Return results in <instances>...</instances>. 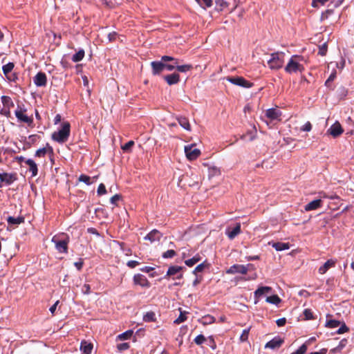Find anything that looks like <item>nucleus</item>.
Segmentation results:
<instances>
[{
	"mask_svg": "<svg viewBox=\"0 0 354 354\" xmlns=\"http://www.w3.org/2000/svg\"><path fill=\"white\" fill-rule=\"evenodd\" d=\"M84 264V261L82 259H80L79 261L75 262L74 266L77 268L78 270H81Z\"/></svg>",
	"mask_w": 354,
	"mask_h": 354,
	"instance_id": "nucleus-61",
	"label": "nucleus"
},
{
	"mask_svg": "<svg viewBox=\"0 0 354 354\" xmlns=\"http://www.w3.org/2000/svg\"><path fill=\"white\" fill-rule=\"evenodd\" d=\"M143 320L145 322H154L156 321V315L153 312H147L144 316H143Z\"/></svg>",
	"mask_w": 354,
	"mask_h": 354,
	"instance_id": "nucleus-36",
	"label": "nucleus"
},
{
	"mask_svg": "<svg viewBox=\"0 0 354 354\" xmlns=\"http://www.w3.org/2000/svg\"><path fill=\"white\" fill-rule=\"evenodd\" d=\"M216 3V10L218 11H223L225 8H227L228 3L225 0H214Z\"/></svg>",
	"mask_w": 354,
	"mask_h": 354,
	"instance_id": "nucleus-28",
	"label": "nucleus"
},
{
	"mask_svg": "<svg viewBox=\"0 0 354 354\" xmlns=\"http://www.w3.org/2000/svg\"><path fill=\"white\" fill-rule=\"evenodd\" d=\"M84 57V50L83 49H80L75 54H74L72 57V61L74 62H78L81 61Z\"/></svg>",
	"mask_w": 354,
	"mask_h": 354,
	"instance_id": "nucleus-32",
	"label": "nucleus"
},
{
	"mask_svg": "<svg viewBox=\"0 0 354 354\" xmlns=\"http://www.w3.org/2000/svg\"><path fill=\"white\" fill-rule=\"evenodd\" d=\"M333 9H328L325 12H322V15H321V18H320L321 21L327 19L328 18V17L333 14Z\"/></svg>",
	"mask_w": 354,
	"mask_h": 354,
	"instance_id": "nucleus-48",
	"label": "nucleus"
},
{
	"mask_svg": "<svg viewBox=\"0 0 354 354\" xmlns=\"http://www.w3.org/2000/svg\"><path fill=\"white\" fill-rule=\"evenodd\" d=\"M301 59L302 58L298 55L292 56L285 67V71L290 74L303 71L304 69V66L299 62V60Z\"/></svg>",
	"mask_w": 354,
	"mask_h": 354,
	"instance_id": "nucleus-3",
	"label": "nucleus"
},
{
	"mask_svg": "<svg viewBox=\"0 0 354 354\" xmlns=\"http://www.w3.org/2000/svg\"><path fill=\"white\" fill-rule=\"evenodd\" d=\"M312 129V124L310 122H307L301 128L303 131H310Z\"/></svg>",
	"mask_w": 354,
	"mask_h": 354,
	"instance_id": "nucleus-59",
	"label": "nucleus"
},
{
	"mask_svg": "<svg viewBox=\"0 0 354 354\" xmlns=\"http://www.w3.org/2000/svg\"><path fill=\"white\" fill-rule=\"evenodd\" d=\"M1 102L5 106H8V108L10 106H14L13 102L12 101L11 98L8 96L3 95L1 97Z\"/></svg>",
	"mask_w": 354,
	"mask_h": 354,
	"instance_id": "nucleus-38",
	"label": "nucleus"
},
{
	"mask_svg": "<svg viewBox=\"0 0 354 354\" xmlns=\"http://www.w3.org/2000/svg\"><path fill=\"white\" fill-rule=\"evenodd\" d=\"M249 332H250V328L244 329L243 330L242 334L241 335V337H240V340L241 342H245L248 340Z\"/></svg>",
	"mask_w": 354,
	"mask_h": 354,
	"instance_id": "nucleus-51",
	"label": "nucleus"
},
{
	"mask_svg": "<svg viewBox=\"0 0 354 354\" xmlns=\"http://www.w3.org/2000/svg\"><path fill=\"white\" fill-rule=\"evenodd\" d=\"M164 80L169 85L176 84L180 82V75L178 73H174L170 75H165Z\"/></svg>",
	"mask_w": 354,
	"mask_h": 354,
	"instance_id": "nucleus-17",
	"label": "nucleus"
},
{
	"mask_svg": "<svg viewBox=\"0 0 354 354\" xmlns=\"http://www.w3.org/2000/svg\"><path fill=\"white\" fill-rule=\"evenodd\" d=\"M133 283L135 285H139L145 288H149L151 286L147 277L141 274H137L133 276Z\"/></svg>",
	"mask_w": 354,
	"mask_h": 354,
	"instance_id": "nucleus-9",
	"label": "nucleus"
},
{
	"mask_svg": "<svg viewBox=\"0 0 354 354\" xmlns=\"http://www.w3.org/2000/svg\"><path fill=\"white\" fill-rule=\"evenodd\" d=\"M176 255V252L175 250H169L166 252H165L162 257L164 258V259H169V258H173L174 257H175Z\"/></svg>",
	"mask_w": 354,
	"mask_h": 354,
	"instance_id": "nucleus-45",
	"label": "nucleus"
},
{
	"mask_svg": "<svg viewBox=\"0 0 354 354\" xmlns=\"http://www.w3.org/2000/svg\"><path fill=\"white\" fill-rule=\"evenodd\" d=\"M24 218L23 216L13 217L9 216L7 218L8 223L9 225H19L24 222Z\"/></svg>",
	"mask_w": 354,
	"mask_h": 354,
	"instance_id": "nucleus-25",
	"label": "nucleus"
},
{
	"mask_svg": "<svg viewBox=\"0 0 354 354\" xmlns=\"http://www.w3.org/2000/svg\"><path fill=\"white\" fill-rule=\"evenodd\" d=\"M281 115V111L276 108L268 109L266 112V116L270 120H280Z\"/></svg>",
	"mask_w": 354,
	"mask_h": 354,
	"instance_id": "nucleus-11",
	"label": "nucleus"
},
{
	"mask_svg": "<svg viewBox=\"0 0 354 354\" xmlns=\"http://www.w3.org/2000/svg\"><path fill=\"white\" fill-rule=\"evenodd\" d=\"M176 64H178V62H175L174 64H170L169 63H164L165 69L168 71H172L176 68Z\"/></svg>",
	"mask_w": 354,
	"mask_h": 354,
	"instance_id": "nucleus-55",
	"label": "nucleus"
},
{
	"mask_svg": "<svg viewBox=\"0 0 354 354\" xmlns=\"http://www.w3.org/2000/svg\"><path fill=\"white\" fill-rule=\"evenodd\" d=\"M52 242L55 243V248L59 252L65 254L68 252V244L69 243V237L68 236H66V238L62 239L55 236L52 239Z\"/></svg>",
	"mask_w": 354,
	"mask_h": 354,
	"instance_id": "nucleus-4",
	"label": "nucleus"
},
{
	"mask_svg": "<svg viewBox=\"0 0 354 354\" xmlns=\"http://www.w3.org/2000/svg\"><path fill=\"white\" fill-rule=\"evenodd\" d=\"M326 53H327V45L326 43H324L322 46H319L318 54L322 56H324V55H326Z\"/></svg>",
	"mask_w": 354,
	"mask_h": 354,
	"instance_id": "nucleus-53",
	"label": "nucleus"
},
{
	"mask_svg": "<svg viewBox=\"0 0 354 354\" xmlns=\"http://www.w3.org/2000/svg\"><path fill=\"white\" fill-rule=\"evenodd\" d=\"M322 201L321 199H316L310 203H308L305 206L306 211H312L318 209L322 206Z\"/></svg>",
	"mask_w": 354,
	"mask_h": 354,
	"instance_id": "nucleus-18",
	"label": "nucleus"
},
{
	"mask_svg": "<svg viewBox=\"0 0 354 354\" xmlns=\"http://www.w3.org/2000/svg\"><path fill=\"white\" fill-rule=\"evenodd\" d=\"M25 164L28 167V170L31 172L32 176L37 174V165L35 162L32 159H27L25 160Z\"/></svg>",
	"mask_w": 354,
	"mask_h": 354,
	"instance_id": "nucleus-20",
	"label": "nucleus"
},
{
	"mask_svg": "<svg viewBox=\"0 0 354 354\" xmlns=\"http://www.w3.org/2000/svg\"><path fill=\"white\" fill-rule=\"evenodd\" d=\"M127 266L131 268H133L135 267H136L138 265H139V262L137 261H129L127 263Z\"/></svg>",
	"mask_w": 354,
	"mask_h": 354,
	"instance_id": "nucleus-62",
	"label": "nucleus"
},
{
	"mask_svg": "<svg viewBox=\"0 0 354 354\" xmlns=\"http://www.w3.org/2000/svg\"><path fill=\"white\" fill-rule=\"evenodd\" d=\"M185 268L178 266H171L169 267L166 275L164 277L165 279L172 277L173 279H181L183 277V270Z\"/></svg>",
	"mask_w": 354,
	"mask_h": 354,
	"instance_id": "nucleus-6",
	"label": "nucleus"
},
{
	"mask_svg": "<svg viewBox=\"0 0 354 354\" xmlns=\"http://www.w3.org/2000/svg\"><path fill=\"white\" fill-rule=\"evenodd\" d=\"M48 152L53 153V149L51 147L48 145V148L43 147L36 151L35 157H44Z\"/></svg>",
	"mask_w": 354,
	"mask_h": 354,
	"instance_id": "nucleus-26",
	"label": "nucleus"
},
{
	"mask_svg": "<svg viewBox=\"0 0 354 354\" xmlns=\"http://www.w3.org/2000/svg\"><path fill=\"white\" fill-rule=\"evenodd\" d=\"M207 339L205 338V337L203 335H198V336H196L195 337V339H194V342H195L196 344L197 345H201L203 344V343H205L206 342Z\"/></svg>",
	"mask_w": 354,
	"mask_h": 354,
	"instance_id": "nucleus-43",
	"label": "nucleus"
},
{
	"mask_svg": "<svg viewBox=\"0 0 354 354\" xmlns=\"http://www.w3.org/2000/svg\"><path fill=\"white\" fill-rule=\"evenodd\" d=\"M134 145H135L134 141L130 140L128 142H127L126 144H124V145H122L121 147V149H122V151L124 152L129 153V152L131 151V148L133 147Z\"/></svg>",
	"mask_w": 354,
	"mask_h": 354,
	"instance_id": "nucleus-37",
	"label": "nucleus"
},
{
	"mask_svg": "<svg viewBox=\"0 0 354 354\" xmlns=\"http://www.w3.org/2000/svg\"><path fill=\"white\" fill-rule=\"evenodd\" d=\"M304 315L305 317V319L307 320L314 319L313 313L310 309H305L304 311Z\"/></svg>",
	"mask_w": 354,
	"mask_h": 354,
	"instance_id": "nucleus-52",
	"label": "nucleus"
},
{
	"mask_svg": "<svg viewBox=\"0 0 354 354\" xmlns=\"http://www.w3.org/2000/svg\"><path fill=\"white\" fill-rule=\"evenodd\" d=\"M226 80L234 85L240 86L243 88H250L252 86V84L242 77H227Z\"/></svg>",
	"mask_w": 354,
	"mask_h": 354,
	"instance_id": "nucleus-8",
	"label": "nucleus"
},
{
	"mask_svg": "<svg viewBox=\"0 0 354 354\" xmlns=\"http://www.w3.org/2000/svg\"><path fill=\"white\" fill-rule=\"evenodd\" d=\"M117 348L120 351H122L128 349L129 348V343L119 344H118Z\"/></svg>",
	"mask_w": 354,
	"mask_h": 354,
	"instance_id": "nucleus-57",
	"label": "nucleus"
},
{
	"mask_svg": "<svg viewBox=\"0 0 354 354\" xmlns=\"http://www.w3.org/2000/svg\"><path fill=\"white\" fill-rule=\"evenodd\" d=\"M6 78L10 81V82H15L17 80V75L15 74V73H10L8 77H6Z\"/></svg>",
	"mask_w": 354,
	"mask_h": 354,
	"instance_id": "nucleus-63",
	"label": "nucleus"
},
{
	"mask_svg": "<svg viewBox=\"0 0 354 354\" xmlns=\"http://www.w3.org/2000/svg\"><path fill=\"white\" fill-rule=\"evenodd\" d=\"M307 351V346L304 344L297 351L292 352L291 354H305Z\"/></svg>",
	"mask_w": 354,
	"mask_h": 354,
	"instance_id": "nucleus-50",
	"label": "nucleus"
},
{
	"mask_svg": "<svg viewBox=\"0 0 354 354\" xmlns=\"http://www.w3.org/2000/svg\"><path fill=\"white\" fill-rule=\"evenodd\" d=\"M276 323L277 324L278 326H283L286 324V318H280V319H278L277 321H276Z\"/></svg>",
	"mask_w": 354,
	"mask_h": 354,
	"instance_id": "nucleus-64",
	"label": "nucleus"
},
{
	"mask_svg": "<svg viewBox=\"0 0 354 354\" xmlns=\"http://www.w3.org/2000/svg\"><path fill=\"white\" fill-rule=\"evenodd\" d=\"M201 260V257L200 254H197L192 259H187L185 261V263L186 266L189 267H192L194 266L196 263L199 262Z\"/></svg>",
	"mask_w": 354,
	"mask_h": 354,
	"instance_id": "nucleus-27",
	"label": "nucleus"
},
{
	"mask_svg": "<svg viewBox=\"0 0 354 354\" xmlns=\"http://www.w3.org/2000/svg\"><path fill=\"white\" fill-rule=\"evenodd\" d=\"M203 324H210L212 323H214L215 322V318L211 315H206L203 317Z\"/></svg>",
	"mask_w": 354,
	"mask_h": 354,
	"instance_id": "nucleus-47",
	"label": "nucleus"
},
{
	"mask_svg": "<svg viewBox=\"0 0 354 354\" xmlns=\"http://www.w3.org/2000/svg\"><path fill=\"white\" fill-rule=\"evenodd\" d=\"M221 175V170L215 166L208 167V176L209 177H214L216 176Z\"/></svg>",
	"mask_w": 354,
	"mask_h": 354,
	"instance_id": "nucleus-29",
	"label": "nucleus"
},
{
	"mask_svg": "<svg viewBox=\"0 0 354 354\" xmlns=\"http://www.w3.org/2000/svg\"><path fill=\"white\" fill-rule=\"evenodd\" d=\"M336 261L333 259H329L325 263L319 268V272L321 274L326 273L328 269L335 266Z\"/></svg>",
	"mask_w": 354,
	"mask_h": 354,
	"instance_id": "nucleus-19",
	"label": "nucleus"
},
{
	"mask_svg": "<svg viewBox=\"0 0 354 354\" xmlns=\"http://www.w3.org/2000/svg\"><path fill=\"white\" fill-rule=\"evenodd\" d=\"M185 153L187 158L190 160H196L201 154V151L195 147L194 144L185 146Z\"/></svg>",
	"mask_w": 354,
	"mask_h": 354,
	"instance_id": "nucleus-7",
	"label": "nucleus"
},
{
	"mask_svg": "<svg viewBox=\"0 0 354 354\" xmlns=\"http://www.w3.org/2000/svg\"><path fill=\"white\" fill-rule=\"evenodd\" d=\"M163 63H167L168 62H178V59H176L175 57H171V56H168V55H163L161 57V59H160Z\"/></svg>",
	"mask_w": 354,
	"mask_h": 354,
	"instance_id": "nucleus-44",
	"label": "nucleus"
},
{
	"mask_svg": "<svg viewBox=\"0 0 354 354\" xmlns=\"http://www.w3.org/2000/svg\"><path fill=\"white\" fill-rule=\"evenodd\" d=\"M205 267H206L205 262L200 263L195 268V269L193 270L192 272L194 274L197 275V273L203 271Z\"/></svg>",
	"mask_w": 354,
	"mask_h": 354,
	"instance_id": "nucleus-46",
	"label": "nucleus"
},
{
	"mask_svg": "<svg viewBox=\"0 0 354 354\" xmlns=\"http://www.w3.org/2000/svg\"><path fill=\"white\" fill-rule=\"evenodd\" d=\"M82 292L85 295L91 293V286L89 284H84L82 288Z\"/></svg>",
	"mask_w": 354,
	"mask_h": 354,
	"instance_id": "nucleus-58",
	"label": "nucleus"
},
{
	"mask_svg": "<svg viewBox=\"0 0 354 354\" xmlns=\"http://www.w3.org/2000/svg\"><path fill=\"white\" fill-rule=\"evenodd\" d=\"M16 178H0V187L11 185Z\"/></svg>",
	"mask_w": 354,
	"mask_h": 354,
	"instance_id": "nucleus-42",
	"label": "nucleus"
},
{
	"mask_svg": "<svg viewBox=\"0 0 354 354\" xmlns=\"http://www.w3.org/2000/svg\"><path fill=\"white\" fill-rule=\"evenodd\" d=\"M26 109L18 106L17 109L15 111V115L18 121L26 123L29 127H33V118L32 116H28L25 114Z\"/></svg>",
	"mask_w": 354,
	"mask_h": 354,
	"instance_id": "nucleus-5",
	"label": "nucleus"
},
{
	"mask_svg": "<svg viewBox=\"0 0 354 354\" xmlns=\"http://www.w3.org/2000/svg\"><path fill=\"white\" fill-rule=\"evenodd\" d=\"M241 224H236V226L232 230H227L226 234L230 239H234L238 234L241 233Z\"/></svg>",
	"mask_w": 354,
	"mask_h": 354,
	"instance_id": "nucleus-21",
	"label": "nucleus"
},
{
	"mask_svg": "<svg viewBox=\"0 0 354 354\" xmlns=\"http://www.w3.org/2000/svg\"><path fill=\"white\" fill-rule=\"evenodd\" d=\"M192 66L191 64H183V65H179V62H178V64H176V70L178 72L180 73H186L191 69H192Z\"/></svg>",
	"mask_w": 354,
	"mask_h": 354,
	"instance_id": "nucleus-31",
	"label": "nucleus"
},
{
	"mask_svg": "<svg viewBox=\"0 0 354 354\" xmlns=\"http://www.w3.org/2000/svg\"><path fill=\"white\" fill-rule=\"evenodd\" d=\"M161 236L162 234L158 230H153L145 237V239L153 243L160 241Z\"/></svg>",
	"mask_w": 354,
	"mask_h": 354,
	"instance_id": "nucleus-16",
	"label": "nucleus"
},
{
	"mask_svg": "<svg viewBox=\"0 0 354 354\" xmlns=\"http://www.w3.org/2000/svg\"><path fill=\"white\" fill-rule=\"evenodd\" d=\"M132 335H133V330H127L126 332L119 335L118 336V338L120 340L128 339L131 337Z\"/></svg>",
	"mask_w": 354,
	"mask_h": 354,
	"instance_id": "nucleus-39",
	"label": "nucleus"
},
{
	"mask_svg": "<svg viewBox=\"0 0 354 354\" xmlns=\"http://www.w3.org/2000/svg\"><path fill=\"white\" fill-rule=\"evenodd\" d=\"M266 301L272 304L277 305L281 302V299L277 295H273L272 296L268 297L266 298Z\"/></svg>",
	"mask_w": 354,
	"mask_h": 354,
	"instance_id": "nucleus-35",
	"label": "nucleus"
},
{
	"mask_svg": "<svg viewBox=\"0 0 354 354\" xmlns=\"http://www.w3.org/2000/svg\"><path fill=\"white\" fill-rule=\"evenodd\" d=\"M348 330V328L346 326L345 324H343L342 326L337 330V333L338 334H342Z\"/></svg>",
	"mask_w": 354,
	"mask_h": 354,
	"instance_id": "nucleus-60",
	"label": "nucleus"
},
{
	"mask_svg": "<svg viewBox=\"0 0 354 354\" xmlns=\"http://www.w3.org/2000/svg\"><path fill=\"white\" fill-rule=\"evenodd\" d=\"M121 198V195L120 194H115L113 196L111 199L110 202L115 205H117V202Z\"/></svg>",
	"mask_w": 354,
	"mask_h": 354,
	"instance_id": "nucleus-56",
	"label": "nucleus"
},
{
	"mask_svg": "<svg viewBox=\"0 0 354 354\" xmlns=\"http://www.w3.org/2000/svg\"><path fill=\"white\" fill-rule=\"evenodd\" d=\"M271 288L268 286H262L259 288L255 292V297H261L266 293L270 292Z\"/></svg>",
	"mask_w": 354,
	"mask_h": 354,
	"instance_id": "nucleus-30",
	"label": "nucleus"
},
{
	"mask_svg": "<svg viewBox=\"0 0 354 354\" xmlns=\"http://www.w3.org/2000/svg\"><path fill=\"white\" fill-rule=\"evenodd\" d=\"M186 314H187V312H185V311H183V312L180 311V315L174 321V323L176 324H179L185 322L187 319Z\"/></svg>",
	"mask_w": 354,
	"mask_h": 354,
	"instance_id": "nucleus-41",
	"label": "nucleus"
},
{
	"mask_svg": "<svg viewBox=\"0 0 354 354\" xmlns=\"http://www.w3.org/2000/svg\"><path fill=\"white\" fill-rule=\"evenodd\" d=\"M344 132V130L339 124V122H335L328 130L327 133L332 136L333 138H337L342 133Z\"/></svg>",
	"mask_w": 354,
	"mask_h": 354,
	"instance_id": "nucleus-10",
	"label": "nucleus"
},
{
	"mask_svg": "<svg viewBox=\"0 0 354 354\" xmlns=\"http://www.w3.org/2000/svg\"><path fill=\"white\" fill-rule=\"evenodd\" d=\"M34 84L37 86H45L47 84V77L44 73H38L33 78Z\"/></svg>",
	"mask_w": 354,
	"mask_h": 354,
	"instance_id": "nucleus-13",
	"label": "nucleus"
},
{
	"mask_svg": "<svg viewBox=\"0 0 354 354\" xmlns=\"http://www.w3.org/2000/svg\"><path fill=\"white\" fill-rule=\"evenodd\" d=\"M93 349V344L84 340L81 342L80 350L83 354H91Z\"/></svg>",
	"mask_w": 354,
	"mask_h": 354,
	"instance_id": "nucleus-22",
	"label": "nucleus"
},
{
	"mask_svg": "<svg viewBox=\"0 0 354 354\" xmlns=\"http://www.w3.org/2000/svg\"><path fill=\"white\" fill-rule=\"evenodd\" d=\"M178 122L179 124L187 131H191V126L189 124V120L185 117H179L178 118Z\"/></svg>",
	"mask_w": 354,
	"mask_h": 354,
	"instance_id": "nucleus-24",
	"label": "nucleus"
},
{
	"mask_svg": "<svg viewBox=\"0 0 354 354\" xmlns=\"http://www.w3.org/2000/svg\"><path fill=\"white\" fill-rule=\"evenodd\" d=\"M227 274H236L240 273L243 274H245L248 272V268L246 266L240 264H234L230 267V268L226 271Z\"/></svg>",
	"mask_w": 354,
	"mask_h": 354,
	"instance_id": "nucleus-12",
	"label": "nucleus"
},
{
	"mask_svg": "<svg viewBox=\"0 0 354 354\" xmlns=\"http://www.w3.org/2000/svg\"><path fill=\"white\" fill-rule=\"evenodd\" d=\"M38 138L39 137L37 135L29 136L28 138V141L26 142V145L30 147L32 144H34L37 141Z\"/></svg>",
	"mask_w": 354,
	"mask_h": 354,
	"instance_id": "nucleus-49",
	"label": "nucleus"
},
{
	"mask_svg": "<svg viewBox=\"0 0 354 354\" xmlns=\"http://www.w3.org/2000/svg\"><path fill=\"white\" fill-rule=\"evenodd\" d=\"M197 3L203 9L210 8L213 5L212 0H195Z\"/></svg>",
	"mask_w": 354,
	"mask_h": 354,
	"instance_id": "nucleus-34",
	"label": "nucleus"
},
{
	"mask_svg": "<svg viewBox=\"0 0 354 354\" xmlns=\"http://www.w3.org/2000/svg\"><path fill=\"white\" fill-rule=\"evenodd\" d=\"M285 53L276 52L271 54V57L268 60V66L272 70L281 68L284 63Z\"/></svg>",
	"mask_w": 354,
	"mask_h": 354,
	"instance_id": "nucleus-2",
	"label": "nucleus"
},
{
	"mask_svg": "<svg viewBox=\"0 0 354 354\" xmlns=\"http://www.w3.org/2000/svg\"><path fill=\"white\" fill-rule=\"evenodd\" d=\"M70 131L71 125L69 122H63L61 129L52 134V139L59 143H64L68 140Z\"/></svg>",
	"mask_w": 354,
	"mask_h": 354,
	"instance_id": "nucleus-1",
	"label": "nucleus"
},
{
	"mask_svg": "<svg viewBox=\"0 0 354 354\" xmlns=\"http://www.w3.org/2000/svg\"><path fill=\"white\" fill-rule=\"evenodd\" d=\"M272 246L277 251L286 250L290 248V244L288 243L283 242L273 243Z\"/></svg>",
	"mask_w": 354,
	"mask_h": 354,
	"instance_id": "nucleus-23",
	"label": "nucleus"
},
{
	"mask_svg": "<svg viewBox=\"0 0 354 354\" xmlns=\"http://www.w3.org/2000/svg\"><path fill=\"white\" fill-rule=\"evenodd\" d=\"M283 343V339L279 337H274L272 339L266 343L265 348L271 349L279 348Z\"/></svg>",
	"mask_w": 354,
	"mask_h": 354,
	"instance_id": "nucleus-15",
	"label": "nucleus"
},
{
	"mask_svg": "<svg viewBox=\"0 0 354 354\" xmlns=\"http://www.w3.org/2000/svg\"><path fill=\"white\" fill-rule=\"evenodd\" d=\"M339 325H340V322H339L337 320H335V319L328 320L326 324V326L330 328H337V327L339 326Z\"/></svg>",
	"mask_w": 354,
	"mask_h": 354,
	"instance_id": "nucleus-40",
	"label": "nucleus"
},
{
	"mask_svg": "<svg viewBox=\"0 0 354 354\" xmlns=\"http://www.w3.org/2000/svg\"><path fill=\"white\" fill-rule=\"evenodd\" d=\"M97 192L98 195H103L106 193L105 185L103 183L99 185Z\"/></svg>",
	"mask_w": 354,
	"mask_h": 354,
	"instance_id": "nucleus-54",
	"label": "nucleus"
},
{
	"mask_svg": "<svg viewBox=\"0 0 354 354\" xmlns=\"http://www.w3.org/2000/svg\"><path fill=\"white\" fill-rule=\"evenodd\" d=\"M14 66H15L12 62H9L7 64L3 66L2 70L6 77H8V75L12 72Z\"/></svg>",
	"mask_w": 354,
	"mask_h": 354,
	"instance_id": "nucleus-33",
	"label": "nucleus"
},
{
	"mask_svg": "<svg viewBox=\"0 0 354 354\" xmlns=\"http://www.w3.org/2000/svg\"><path fill=\"white\" fill-rule=\"evenodd\" d=\"M150 64L153 75H158L165 70L164 63L161 60L151 62Z\"/></svg>",
	"mask_w": 354,
	"mask_h": 354,
	"instance_id": "nucleus-14",
	"label": "nucleus"
}]
</instances>
